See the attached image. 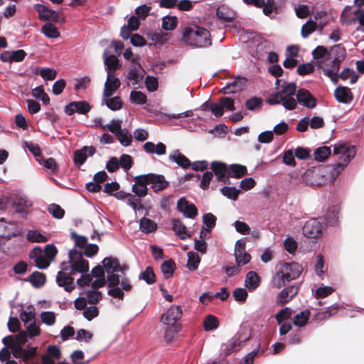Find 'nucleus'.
<instances>
[{"mask_svg": "<svg viewBox=\"0 0 364 364\" xmlns=\"http://www.w3.org/2000/svg\"><path fill=\"white\" fill-rule=\"evenodd\" d=\"M140 197H137V196H134L129 193L127 197V204L129 205L135 211L139 210H142L144 208L143 205L141 204V200L139 198Z\"/></svg>", "mask_w": 364, "mask_h": 364, "instance_id": "052dcab7", "label": "nucleus"}, {"mask_svg": "<svg viewBox=\"0 0 364 364\" xmlns=\"http://www.w3.org/2000/svg\"><path fill=\"white\" fill-rule=\"evenodd\" d=\"M282 95L285 97L294 98L296 95V85L294 82L284 83L280 90Z\"/></svg>", "mask_w": 364, "mask_h": 364, "instance_id": "37998d69", "label": "nucleus"}, {"mask_svg": "<svg viewBox=\"0 0 364 364\" xmlns=\"http://www.w3.org/2000/svg\"><path fill=\"white\" fill-rule=\"evenodd\" d=\"M291 314L292 311L289 308L285 307L275 315V319L278 324H281L283 321L289 319Z\"/></svg>", "mask_w": 364, "mask_h": 364, "instance_id": "680f3d73", "label": "nucleus"}, {"mask_svg": "<svg viewBox=\"0 0 364 364\" xmlns=\"http://www.w3.org/2000/svg\"><path fill=\"white\" fill-rule=\"evenodd\" d=\"M183 311L179 306L172 305L161 316V321L166 326L164 333V338L166 341H171L174 334L181 329V318Z\"/></svg>", "mask_w": 364, "mask_h": 364, "instance_id": "f03ea898", "label": "nucleus"}, {"mask_svg": "<svg viewBox=\"0 0 364 364\" xmlns=\"http://www.w3.org/2000/svg\"><path fill=\"white\" fill-rule=\"evenodd\" d=\"M178 24L176 16H166L162 19V28L166 31H172L176 28Z\"/></svg>", "mask_w": 364, "mask_h": 364, "instance_id": "49530a36", "label": "nucleus"}, {"mask_svg": "<svg viewBox=\"0 0 364 364\" xmlns=\"http://www.w3.org/2000/svg\"><path fill=\"white\" fill-rule=\"evenodd\" d=\"M37 161L43 167L50 170L53 174H56L58 172L59 167L55 159L52 157L46 159L43 156H41V158L37 159Z\"/></svg>", "mask_w": 364, "mask_h": 364, "instance_id": "72a5a7b5", "label": "nucleus"}, {"mask_svg": "<svg viewBox=\"0 0 364 364\" xmlns=\"http://www.w3.org/2000/svg\"><path fill=\"white\" fill-rule=\"evenodd\" d=\"M117 139L120 144L124 146H128L132 144V136L126 129H122V131L116 135Z\"/></svg>", "mask_w": 364, "mask_h": 364, "instance_id": "3c124183", "label": "nucleus"}, {"mask_svg": "<svg viewBox=\"0 0 364 364\" xmlns=\"http://www.w3.org/2000/svg\"><path fill=\"white\" fill-rule=\"evenodd\" d=\"M210 169L214 173L218 182L229 183L228 166L220 161H214L210 164Z\"/></svg>", "mask_w": 364, "mask_h": 364, "instance_id": "6e6552de", "label": "nucleus"}, {"mask_svg": "<svg viewBox=\"0 0 364 364\" xmlns=\"http://www.w3.org/2000/svg\"><path fill=\"white\" fill-rule=\"evenodd\" d=\"M203 106L205 107V109H210L215 117H220L224 114V110L223 109L222 106L219 103L212 102H206Z\"/></svg>", "mask_w": 364, "mask_h": 364, "instance_id": "de8ad7c7", "label": "nucleus"}, {"mask_svg": "<svg viewBox=\"0 0 364 364\" xmlns=\"http://www.w3.org/2000/svg\"><path fill=\"white\" fill-rule=\"evenodd\" d=\"M87 156L82 148L74 151L73 162L75 165L81 166L87 160Z\"/></svg>", "mask_w": 364, "mask_h": 364, "instance_id": "e2e57ef3", "label": "nucleus"}, {"mask_svg": "<svg viewBox=\"0 0 364 364\" xmlns=\"http://www.w3.org/2000/svg\"><path fill=\"white\" fill-rule=\"evenodd\" d=\"M35 316L34 308L31 306L27 308L26 311H23L21 313L20 318L24 324L26 325L28 322L35 321Z\"/></svg>", "mask_w": 364, "mask_h": 364, "instance_id": "13d9d810", "label": "nucleus"}, {"mask_svg": "<svg viewBox=\"0 0 364 364\" xmlns=\"http://www.w3.org/2000/svg\"><path fill=\"white\" fill-rule=\"evenodd\" d=\"M35 10L39 15V18L43 21H52L58 22L60 18L59 14L45 5L36 4L34 5Z\"/></svg>", "mask_w": 364, "mask_h": 364, "instance_id": "dca6fc26", "label": "nucleus"}, {"mask_svg": "<svg viewBox=\"0 0 364 364\" xmlns=\"http://www.w3.org/2000/svg\"><path fill=\"white\" fill-rule=\"evenodd\" d=\"M120 85L121 82L119 78L114 77L112 74L109 73L107 77V80L105 83L103 97H105V98L110 97L120 87Z\"/></svg>", "mask_w": 364, "mask_h": 364, "instance_id": "aec40b11", "label": "nucleus"}, {"mask_svg": "<svg viewBox=\"0 0 364 364\" xmlns=\"http://www.w3.org/2000/svg\"><path fill=\"white\" fill-rule=\"evenodd\" d=\"M10 226H15L14 223L7 222L4 218L0 219V237L10 238L12 236H15V230Z\"/></svg>", "mask_w": 364, "mask_h": 364, "instance_id": "cd10ccee", "label": "nucleus"}, {"mask_svg": "<svg viewBox=\"0 0 364 364\" xmlns=\"http://www.w3.org/2000/svg\"><path fill=\"white\" fill-rule=\"evenodd\" d=\"M134 182L135 183L132 186V191L138 197H144L146 196L148 192L147 185L149 184L148 173L136 176L134 178Z\"/></svg>", "mask_w": 364, "mask_h": 364, "instance_id": "f8f14e48", "label": "nucleus"}, {"mask_svg": "<svg viewBox=\"0 0 364 364\" xmlns=\"http://www.w3.org/2000/svg\"><path fill=\"white\" fill-rule=\"evenodd\" d=\"M172 228L181 240H186L191 235L187 233V228L180 219L173 218L171 220Z\"/></svg>", "mask_w": 364, "mask_h": 364, "instance_id": "b1692460", "label": "nucleus"}, {"mask_svg": "<svg viewBox=\"0 0 364 364\" xmlns=\"http://www.w3.org/2000/svg\"><path fill=\"white\" fill-rule=\"evenodd\" d=\"M341 62H336L335 60L331 59V63H325V66H320L323 70L324 75L328 76L335 84L338 81V71Z\"/></svg>", "mask_w": 364, "mask_h": 364, "instance_id": "f3484780", "label": "nucleus"}, {"mask_svg": "<svg viewBox=\"0 0 364 364\" xmlns=\"http://www.w3.org/2000/svg\"><path fill=\"white\" fill-rule=\"evenodd\" d=\"M331 153V151L329 146L318 147L314 151V159L318 161H323L329 156Z\"/></svg>", "mask_w": 364, "mask_h": 364, "instance_id": "c03bdc74", "label": "nucleus"}, {"mask_svg": "<svg viewBox=\"0 0 364 364\" xmlns=\"http://www.w3.org/2000/svg\"><path fill=\"white\" fill-rule=\"evenodd\" d=\"M26 281L29 282L34 287L39 288L46 283V277L43 273L36 271L33 272Z\"/></svg>", "mask_w": 364, "mask_h": 364, "instance_id": "2f4dec72", "label": "nucleus"}, {"mask_svg": "<svg viewBox=\"0 0 364 364\" xmlns=\"http://www.w3.org/2000/svg\"><path fill=\"white\" fill-rule=\"evenodd\" d=\"M42 253V250L36 247L29 254L30 258L34 260L36 266L41 269H46L50 263V261L43 256Z\"/></svg>", "mask_w": 364, "mask_h": 364, "instance_id": "412c9836", "label": "nucleus"}, {"mask_svg": "<svg viewBox=\"0 0 364 364\" xmlns=\"http://www.w3.org/2000/svg\"><path fill=\"white\" fill-rule=\"evenodd\" d=\"M103 101L105 102L106 105L109 109L113 111H117L120 109L122 107V101L121 100L120 97L116 96L112 98H105Z\"/></svg>", "mask_w": 364, "mask_h": 364, "instance_id": "a18cd8bd", "label": "nucleus"}, {"mask_svg": "<svg viewBox=\"0 0 364 364\" xmlns=\"http://www.w3.org/2000/svg\"><path fill=\"white\" fill-rule=\"evenodd\" d=\"M217 17L225 22L232 21L235 17V14L232 9L225 5H220L216 10Z\"/></svg>", "mask_w": 364, "mask_h": 364, "instance_id": "5701e85b", "label": "nucleus"}, {"mask_svg": "<svg viewBox=\"0 0 364 364\" xmlns=\"http://www.w3.org/2000/svg\"><path fill=\"white\" fill-rule=\"evenodd\" d=\"M37 355V348L36 347H28L27 349H24L22 360L23 361L28 364L30 361Z\"/></svg>", "mask_w": 364, "mask_h": 364, "instance_id": "69168bd1", "label": "nucleus"}, {"mask_svg": "<svg viewBox=\"0 0 364 364\" xmlns=\"http://www.w3.org/2000/svg\"><path fill=\"white\" fill-rule=\"evenodd\" d=\"M219 326V321L216 316L209 314L206 316L203 321V327L205 331H210L216 329Z\"/></svg>", "mask_w": 364, "mask_h": 364, "instance_id": "ea45409f", "label": "nucleus"}, {"mask_svg": "<svg viewBox=\"0 0 364 364\" xmlns=\"http://www.w3.org/2000/svg\"><path fill=\"white\" fill-rule=\"evenodd\" d=\"M87 303L90 304H97L102 298L101 291L97 290H90L85 292Z\"/></svg>", "mask_w": 364, "mask_h": 364, "instance_id": "5fc2aeb1", "label": "nucleus"}, {"mask_svg": "<svg viewBox=\"0 0 364 364\" xmlns=\"http://www.w3.org/2000/svg\"><path fill=\"white\" fill-rule=\"evenodd\" d=\"M175 269L176 264L172 259L164 261L161 265V270L164 274V278L166 279L173 276Z\"/></svg>", "mask_w": 364, "mask_h": 364, "instance_id": "c9c22d12", "label": "nucleus"}, {"mask_svg": "<svg viewBox=\"0 0 364 364\" xmlns=\"http://www.w3.org/2000/svg\"><path fill=\"white\" fill-rule=\"evenodd\" d=\"M168 158L183 168H188L191 166V161L182 154L178 149L175 150L173 154L169 155Z\"/></svg>", "mask_w": 364, "mask_h": 364, "instance_id": "bb28decb", "label": "nucleus"}, {"mask_svg": "<svg viewBox=\"0 0 364 364\" xmlns=\"http://www.w3.org/2000/svg\"><path fill=\"white\" fill-rule=\"evenodd\" d=\"M143 148L144 151L149 154L164 155L166 152V146L162 142H159L156 145H155L151 141H147L144 144Z\"/></svg>", "mask_w": 364, "mask_h": 364, "instance_id": "393cba45", "label": "nucleus"}, {"mask_svg": "<svg viewBox=\"0 0 364 364\" xmlns=\"http://www.w3.org/2000/svg\"><path fill=\"white\" fill-rule=\"evenodd\" d=\"M182 40L188 46L203 48L212 44L210 32L198 26H188L183 31Z\"/></svg>", "mask_w": 364, "mask_h": 364, "instance_id": "f257e3e1", "label": "nucleus"}, {"mask_svg": "<svg viewBox=\"0 0 364 364\" xmlns=\"http://www.w3.org/2000/svg\"><path fill=\"white\" fill-rule=\"evenodd\" d=\"M41 321L48 325L53 326L56 321L55 314L53 311H43L41 314Z\"/></svg>", "mask_w": 364, "mask_h": 364, "instance_id": "0e129e2a", "label": "nucleus"}, {"mask_svg": "<svg viewBox=\"0 0 364 364\" xmlns=\"http://www.w3.org/2000/svg\"><path fill=\"white\" fill-rule=\"evenodd\" d=\"M296 104L299 103L302 106L308 108L313 109L316 107V98L307 90L301 88L296 92Z\"/></svg>", "mask_w": 364, "mask_h": 364, "instance_id": "9d476101", "label": "nucleus"}, {"mask_svg": "<svg viewBox=\"0 0 364 364\" xmlns=\"http://www.w3.org/2000/svg\"><path fill=\"white\" fill-rule=\"evenodd\" d=\"M229 169V178L232 177L235 178H240L247 174V169L246 166L238 164H233L228 166Z\"/></svg>", "mask_w": 364, "mask_h": 364, "instance_id": "c85d7f7f", "label": "nucleus"}, {"mask_svg": "<svg viewBox=\"0 0 364 364\" xmlns=\"http://www.w3.org/2000/svg\"><path fill=\"white\" fill-rule=\"evenodd\" d=\"M216 217L211 213H205L203 216V223L206 225V231L210 232L216 225Z\"/></svg>", "mask_w": 364, "mask_h": 364, "instance_id": "bf43d9fd", "label": "nucleus"}, {"mask_svg": "<svg viewBox=\"0 0 364 364\" xmlns=\"http://www.w3.org/2000/svg\"><path fill=\"white\" fill-rule=\"evenodd\" d=\"M346 54V49L341 44L335 45L328 53V60L333 59L336 62H342Z\"/></svg>", "mask_w": 364, "mask_h": 364, "instance_id": "a878e982", "label": "nucleus"}, {"mask_svg": "<svg viewBox=\"0 0 364 364\" xmlns=\"http://www.w3.org/2000/svg\"><path fill=\"white\" fill-rule=\"evenodd\" d=\"M219 102L224 109L228 111H234L235 109V101L232 98L229 97H222L219 99Z\"/></svg>", "mask_w": 364, "mask_h": 364, "instance_id": "338daca9", "label": "nucleus"}, {"mask_svg": "<svg viewBox=\"0 0 364 364\" xmlns=\"http://www.w3.org/2000/svg\"><path fill=\"white\" fill-rule=\"evenodd\" d=\"M317 23L312 21H308L305 24H304L301 27V35L303 38H307L311 33L314 32L316 29Z\"/></svg>", "mask_w": 364, "mask_h": 364, "instance_id": "603ef678", "label": "nucleus"}, {"mask_svg": "<svg viewBox=\"0 0 364 364\" xmlns=\"http://www.w3.org/2000/svg\"><path fill=\"white\" fill-rule=\"evenodd\" d=\"M90 109L91 106L86 101H74L65 107V112L68 115H73L75 112L86 114Z\"/></svg>", "mask_w": 364, "mask_h": 364, "instance_id": "2eb2a0df", "label": "nucleus"}, {"mask_svg": "<svg viewBox=\"0 0 364 364\" xmlns=\"http://www.w3.org/2000/svg\"><path fill=\"white\" fill-rule=\"evenodd\" d=\"M102 263L107 273L110 274L118 272L119 267V261L118 259L112 257H107L102 260Z\"/></svg>", "mask_w": 364, "mask_h": 364, "instance_id": "7c9ffc66", "label": "nucleus"}, {"mask_svg": "<svg viewBox=\"0 0 364 364\" xmlns=\"http://www.w3.org/2000/svg\"><path fill=\"white\" fill-rule=\"evenodd\" d=\"M41 32L48 38H57L60 33L57 27L51 23H46L41 27Z\"/></svg>", "mask_w": 364, "mask_h": 364, "instance_id": "e433bc0d", "label": "nucleus"}, {"mask_svg": "<svg viewBox=\"0 0 364 364\" xmlns=\"http://www.w3.org/2000/svg\"><path fill=\"white\" fill-rule=\"evenodd\" d=\"M311 312L309 310L306 309L303 311H301L299 314H296L294 317L293 323L295 326L303 327L304 326L310 317Z\"/></svg>", "mask_w": 364, "mask_h": 364, "instance_id": "58836bf2", "label": "nucleus"}, {"mask_svg": "<svg viewBox=\"0 0 364 364\" xmlns=\"http://www.w3.org/2000/svg\"><path fill=\"white\" fill-rule=\"evenodd\" d=\"M235 257L237 265L243 266L250 262L251 256L245 250V243L240 240L237 241L235 247Z\"/></svg>", "mask_w": 364, "mask_h": 364, "instance_id": "4468645a", "label": "nucleus"}, {"mask_svg": "<svg viewBox=\"0 0 364 364\" xmlns=\"http://www.w3.org/2000/svg\"><path fill=\"white\" fill-rule=\"evenodd\" d=\"M333 154L335 155H341L340 161L334 166L331 172V178L335 180L351 159L354 158L356 154V150L354 146H347L345 144H337L334 145Z\"/></svg>", "mask_w": 364, "mask_h": 364, "instance_id": "7ed1b4c3", "label": "nucleus"}, {"mask_svg": "<svg viewBox=\"0 0 364 364\" xmlns=\"http://www.w3.org/2000/svg\"><path fill=\"white\" fill-rule=\"evenodd\" d=\"M31 205L32 203L31 201L26 198H16L13 203V206L15 209V211L18 213L25 215L28 213V209Z\"/></svg>", "mask_w": 364, "mask_h": 364, "instance_id": "c756f323", "label": "nucleus"}, {"mask_svg": "<svg viewBox=\"0 0 364 364\" xmlns=\"http://www.w3.org/2000/svg\"><path fill=\"white\" fill-rule=\"evenodd\" d=\"M200 262V258L199 255L194 252H188V262L186 267L191 270L193 271L198 269V264Z\"/></svg>", "mask_w": 364, "mask_h": 364, "instance_id": "a19ab883", "label": "nucleus"}, {"mask_svg": "<svg viewBox=\"0 0 364 364\" xmlns=\"http://www.w3.org/2000/svg\"><path fill=\"white\" fill-rule=\"evenodd\" d=\"M73 274H70L69 270L63 269L58 272L56 277V282L59 287L64 288L65 291L71 292L75 289V285L74 283V278L72 277Z\"/></svg>", "mask_w": 364, "mask_h": 364, "instance_id": "9b49d317", "label": "nucleus"}, {"mask_svg": "<svg viewBox=\"0 0 364 364\" xmlns=\"http://www.w3.org/2000/svg\"><path fill=\"white\" fill-rule=\"evenodd\" d=\"M146 89L149 92H154L158 89L159 82L156 77L151 75H147L144 81Z\"/></svg>", "mask_w": 364, "mask_h": 364, "instance_id": "774afa93", "label": "nucleus"}, {"mask_svg": "<svg viewBox=\"0 0 364 364\" xmlns=\"http://www.w3.org/2000/svg\"><path fill=\"white\" fill-rule=\"evenodd\" d=\"M27 240L31 242H46L48 241V237L37 230H29Z\"/></svg>", "mask_w": 364, "mask_h": 364, "instance_id": "864d4df0", "label": "nucleus"}, {"mask_svg": "<svg viewBox=\"0 0 364 364\" xmlns=\"http://www.w3.org/2000/svg\"><path fill=\"white\" fill-rule=\"evenodd\" d=\"M177 209L186 218L193 219L198 214V209L193 203H189L185 198H181L177 202Z\"/></svg>", "mask_w": 364, "mask_h": 364, "instance_id": "ddd939ff", "label": "nucleus"}, {"mask_svg": "<svg viewBox=\"0 0 364 364\" xmlns=\"http://www.w3.org/2000/svg\"><path fill=\"white\" fill-rule=\"evenodd\" d=\"M323 224L315 218L306 221L302 228L303 234L309 238L316 239L321 236Z\"/></svg>", "mask_w": 364, "mask_h": 364, "instance_id": "423d86ee", "label": "nucleus"}, {"mask_svg": "<svg viewBox=\"0 0 364 364\" xmlns=\"http://www.w3.org/2000/svg\"><path fill=\"white\" fill-rule=\"evenodd\" d=\"M139 279L145 281L148 284H152L156 282V274L151 267H147L146 269L142 272L139 276Z\"/></svg>", "mask_w": 364, "mask_h": 364, "instance_id": "79ce46f5", "label": "nucleus"}, {"mask_svg": "<svg viewBox=\"0 0 364 364\" xmlns=\"http://www.w3.org/2000/svg\"><path fill=\"white\" fill-rule=\"evenodd\" d=\"M267 102L272 105L282 104L288 110H293L296 107V100L284 97L280 91L270 95L267 100Z\"/></svg>", "mask_w": 364, "mask_h": 364, "instance_id": "0eeeda50", "label": "nucleus"}, {"mask_svg": "<svg viewBox=\"0 0 364 364\" xmlns=\"http://www.w3.org/2000/svg\"><path fill=\"white\" fill-rule=\"evenodd\" d=\"M303 271V267L297 262L284 263L273 279V285L280 288L293 279L298 278Z\"/></svg>", "mask_w": 364, "mask_h": 364, "instance_id": "20e7f679", "label": "nucleus"}, {"mask_svg": "<svg viewBox=\"0 0 364 364\" xmlns=\"http://www.w3.org/2000/svg\"><path fill=\"white\" fill-rule=\"evenodd\" d=\"M149 184L155 193L164 191L169 186V182L165 179L164 176L156 173H148Z\"/></svg>", "mask_w": 364, "mask_h": 364, "instance_id": "6ab92c4d", "label": "nucleus"}, {"mask_svg": "<svg viewBox=\"0 0 364 364\" xmlns=\"http://www.w3.org/2000/svg\"><path fill=\"white\" fill-rule=\"evenodd\" d=\"M262 102L263 100L261 97H254L245 102V107L249 110L255 111L261 108Z\"/></svg>", "mask_w": 364, "mask_h": 364, "instance_id": "6e6d98bb", "label": "nucleus"}, {"mask_svg": "<svg viewBox=\"0 0 364 364\" xmlns=\"http://www.w3.org/2000/svg\"><path fill=\"white\" fill-rule=\"evenodd\" d=\"M329 51L323 46H318L313 51L312 56L315 60L326 58V61L328 60Z\"/></svg>", "mask_w": 364, "mask_h": 364, "instance_id": "4d7b16f0", "label": "nucleus"}, {"mask_svg": "<svg viewBox=\"0 0 364 364\" xmlns=\"http://www.w3.org/2000/svg\"><path fill=\"white\" fill-rule=\"evenodd\" d=\"M62 357V353L59 347L50 345L46 348V353L41 355V364H56L55 360H59ZM57 364H69L65 361Z\"/></svg>", "mask_w": 364, "mask_h": 364, "instance_id": "1a4fd4ad", "label": "nucleus"}, {"mask_svg": "<svg viewBox=\"0 0 364 364\" xmlns=\"http://www.w3.org/2000/svg\"><path fill=\"white\" fill-rule=\"evenodd\" d=\"M221 193L228 198L236 200L240 193V191L235 187L224 186L220 188Z\"/></svg>", "mask_w": 364, "mask_h": 364, "instance_id": "8fccbe9b", "label": "nucleus"}, {"mask_svg": "<svg viewBox=\"0 0 364 364\" xmlns=\"http://www.w3.org/2000/svg\"><path fill=\"white\" fill-rule=\"evenodd\" d=\"M69 261L62 263V268L69 270L70 274L87 273L89 270V262L83 258V254L73 248L68 253Z\"/></svg>", "mask_w": 364, "mask_h": 364, "instance_id": "39448f33", "label": "nucleus"}, {"mask_svg": "<svg viewBox=\"0 0 364 364\" xmlns=\"http://www.w3.org/2000/svg\"><path fill=\"white\" fill-rule=\"evenodd\" d=\"M139 228L143 232L149 234L156 230L157 224L151 219L144 217L140 220Z\"/></svg>", "mask_w": 364, "mask_h": 364, "instance_id": "f704fd0d", "label": "nucleus"}, {"mask_svg": "<svg viewBox=\"0 0 364 364\" xmlns=\"http://www.w3.org/2000/svg\"><path fill=\"white\" fill-rule=\"evenodd\" d=\"M334 96L337 101L344 104L350 103L353 99L350 88L343 86H339L335 90Z\"/></svg>", "mask_w": 364, "mask_h": 364, "instance_id": "4be33fe9", "label": "nucleus"}, {"mask_svg": "<svg viewBox=\"0 0 364 364\" xmlns=\"http://www.w3.org/2000/svg\"><path fill=\"white\" fill-rule=\"evenodd\" d=\"M130 100L137 105H144L147 101V97L141 91L132 90L130 92Z\"/></svg>", "mask_w": 364, "mask_h": 364, "instance_id": "09e8293b", "label": "nucleus"}, {"mask_svg": "<svg viewBox=\"0 0 364 364\" xmlns=\"http://www.w3.org/2000/svg\"><path fill=\"white\" fill-rule=\"evenodd\" d=\"M259 277L255 272L250 271L247 272L245 279V287L250 290L253 291L259 285Z\"/></svg>", "mask_w": 364, "mask_h": 364, "instance_id": "473e14b6", "label": "nucleus"}, {"mask_svg": "<svg viewBox=\"0 0 364 364\" xmlns=\"http://www.w3.org/2000/svg\"><path fill=\"white\" fill-rule=\"evenodd\" d=\"M246 82L247 79L245 77L235 78L231 82H228L226 85L220 90V92L225 95L235 93L242 90Z\"/></svg>", "mask_w": 364, "mask_h": 364, "instance_id": "a211bd4d", "label": "nucleus"}, {"mask_svg": "<svg viewBox=\"0 0 364 364\" xmlns=\"http://www.w3.org/2000/svg\"><path fill=\"white\" fill-rule=\"evenodd\" d=\"M105 64L106 65L107 75H109V73L112 74L113 72L119 69L121 66L118 58L114 55L108 56L105 60Z\"/></svg>", "mask_w": 364, "mask_h": 364, "instance_id": "4c0bfd02", "label": "nucleus"}]
</instances>
